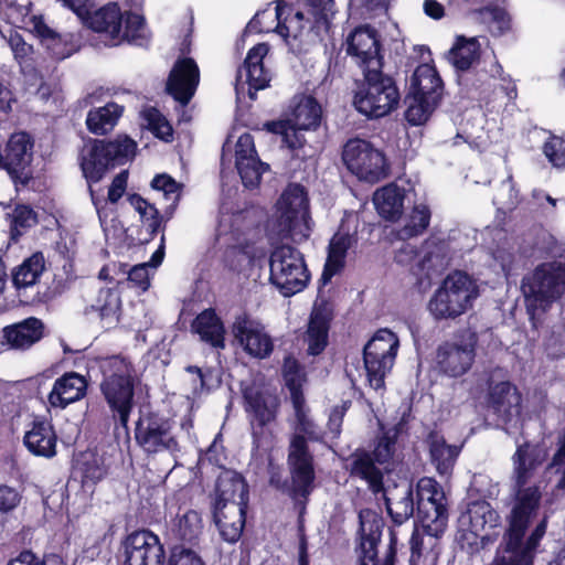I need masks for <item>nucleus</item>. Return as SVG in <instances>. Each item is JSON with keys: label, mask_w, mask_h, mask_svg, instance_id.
I'll list each match as a JSON object with an SVG mask.
<instances>
[{"label": "nucleus", "mask_w": 565, "mask_h": 565, "mask_svg": "<svg viewBox=\"0 0 565 565\" xmlns=\"http://www.w3.org/2000/svg\"><path fill=\"white\" fill-rule=\"evenodd\" d=\"M235 166L243 185L250 190L259 186L264 172L269 169V164L263 162L259 157L235 161Z\"/></svg>", "instance_id": "49"}, {"label": "nucleus", "mask_w": 565, "mask_h": 565, "mask_svg": "<svg viewBox=\"0 0 565 565\" xmlns=\"http://www.w3.org/2000/svg\"><path fill=\"white\" fill-rule=\"evenodd\" d=\"M359 529L355 537L358 565H379V545L382 541L384 520L372 509L359 512Z\"/></svg>", "instance_id": "18"}, {"label": "nucleus", "mask_w": 565, "mask_h": 565, "mask_svg": "<svg viewBox=\"0 0 565 565\" xmlns=\"http://www.w3.org/2000/svg\"><path fill=\"white\" fill-rule=\"evenodd\" d=\"M449 54L456 70L468 71L480 58V43L476 38L467 39L463 35H458Z\"/></svg>", "instance_id": "40"}, {"label": "nucleus", "mask_w": 565, "mask_h": 565, "mask_svg": "<svg viewBox=\"0 0 565 565\" xmlns=\"http://www.w3.org/2000/svg\"><path fill=\"white\" fill-rule=\"evenodd\" d=\"M292 8L284 0H278L275 8V17L271 19L277 21L275 32L282 36L290 50L295 53H302L306 51V45L318 36L321 30H310L309 23H312V18H305L303 12L297 11L290 17Z\"/></svg>", "instance_id": "16"}, {"label": "nucleus", "mask_w": 565, "mask_h": 565, "mask_svg": "<svg viewBox=\"0 0 565 565\" xmlns=\"http://www.w3.org/2000/svg\"><path fill=\"white\" fill-rule=\"evenodd\" d=\"M430 216L431 213L427 205H416L409 215L408 222L403 227V232L407 237L423 234L429 226Z\"/></svg>", "instance_id": "56"}, {"label": "nucleus", "mask_w": 565, "mask_h": 565, "mask_svg": "<svg viewBox=\"0 0 565 565\" xmlns=\"http://www.w3.org/2000/svg\"><path fill=\"white\" fill-rule=\"evenodd\" d=\"M122 113L124 106L115 102H109L102 107H94L87 113V130L97 136L106 135L115 128Z\"/></svg>", "instance_id": "35"}, {"label": "nucleus", "mask_w": 565, "mask_h": 565, "mask_svg": "<svg viewBox=\"0 0 565 565\" xmlns=\"http://www.w3.org/2000/svg\"><path fill=\"white\" fill-rule=\"evenodd\" d=\"M191 331L214 349L225 348V326L214 308H206L192 320Z\"/></svg>", "instance_id": "30"}, {"label": "nucleus", "mask_w": 565, "mask_h": 565, "mask_svg": "<svg viewBox=\"0 0 565 565\" xmlns=\"http://www.w3.org/2000/svg\"><path fill=\"white\" fill-rule=\"evenodd\" d=\"M135 440L147 455L163 451L177 454L181 450L178 439L171 435L169 419L156 412H148L136 422Z\"/></svg>", "instance_id": "14"}, {"label": "nucleus", "mask_w": 565, "mask_h": 565, "mask_svg": "<svg viewBox=\"0 0 565 565\" xmlns=\"http://www.w3.org/2000/svg\"><path fill=\"white\" fill-rule=\"evenodd\" d=\"M417 519L428 535L438 537L444 533L448 522V509L443 491L434 488L427 499L418 493Z\"/></svg>", "instance_id": "26"}, {"label": "nucleus", "mask_w": 565, "mask_h": 565, "mask_svg": "<svg viewBox=\"0 0 565 565\" xmlns=\"http://www.w3.org/2000/svg\"><path fill=\"white\" fill-rule=\"evenodd\" d=\"M382 495L385 502L387 514L391 516L392 522L395 525H402L411 516H413L415 512V503L412 486H409L403 495L394 502H392L391 499L386 495V492Z\"/></svg>", "instance_id": "47"}, {"label": "nucleus", "mask_w": 565, "mask_h": 565, "mask_svg": "<svg viewBox=\"0 0 565 565\" xmlns=\"http://www.w3.org/2000/svg\"><path fill=\"white\" fill-rule=\"evenodd\" d=\"M30 0H0V18L7 22H21L30 25L28 31L43 44L46 40L54 39V29L51 28L43 14H32Z\"/></svg>", "instance_id": "23"}, {"label": "nucleus", "mask_w": 565, "mask_h": 565, "mask_svg": "<svg viewBox=\"0 0 565 565\" xmlns=\"http://www.w3.org/2000/svg\"><path fill=\"white\" fill-rule=\"evenodd\" d=\"M77 469L81 473V481L84 487L96 486L109 473L106 460L97 452H82L77 460Z\"/></svg>", "instance_id": "39"}, {"label": "nucleus", "mask_w": 565, "mask_h": 565, "mask_svg": "<svg viewBox=\"0 0 565 565\" xmlns=\"http://www.w3.org/2000/svg\"><path fill=\"white\" fill-rule=\"evenodd\" d=\"M331 320L332 311L328 308L327 301L315 307L307 329V351L309 355H319L327 348Z\"/></svg>", "instance_id": "29"}, {"label": "nucleus", "mask_w": 565, "mask_h": 565, "mask_svg": "<svg viewBox=\"0 0 565 565\" xmlns=\"http://www.w3.org/2000/svg\"><path fill=\"white\" fill-rule=\"evenodd\" d=\"M380 430L381 433L375 437L373 449L370 452L377 459L379 466L386 468L394 461L402 429L401 425L397 424L388 428L381 425Z\"/></svg>", "instance_id": "37"}, {"label": "nucleus", "mask_w": 565, "mask_h": 565, "mask_svg": "<svg viewBox=\"0 0 565 565\" xmlns=\"http://www.w3.org/2000/svg\"><path fill=\"white\" fill-rule=\"evenodd\" d=\"M342 160L349 172L371 184L384 180L391 171L385 153L365 139L348 140L343 147Z\"/></svg>", "instance_id": "12"}, {"label": "nucleus", "mask_w": 565, "mask_h": 565, "mask_svg": "<svg viewBox=\"0 0 565 565\" xmlns=\"http://www.w3.org/2000/svg\"><path fill=\"white\" fill-rule=\"evenodd\" d=\"M479 296L476 281L462 270L446 276L428 302V310L436 320L456 319L472 307Z\"/></svg>", "instance_id": "9"}, {"label": "nucleus", "mask_w": 565, "mask_h": 565, "mask_svg": "<svg viewBox=\"0 0 565 565\" xmlns=\"http://www.w3.org/2000/svg\"><path fill=\"white\" fill-rule=\"evenodd\" d=\"M269 265V280L282 296H294L307 287L310 273L298 248L288 244L277 246L270 254Z\"/></svg>", "instance_id": "11"}, {"label": "nucleus", "mask_w": 565, "mask_h": 565, "mask_svg": "<svg viewBox=\"0 0 565 565\" xmlns=\"http://www.w3.org/2000/svg\"><path fill=\"white\" fill-rule=\"evenodd\" d=\"M84 25L95 33L103 34L114 44L140 43L145 40L146 20L132 11L122 12L117 2H108L92 9Z\"/></svg>", "instance_id": "8"}, {"label": "nucleus", "mask_w": 565, "mask_h": 565, "mask_svg": "<svg viewBox=\"0 0 565 565\" xmlns=\"http://www.w3.org/2000/svg\"><path fill=\"white\" fill-rule=\"evenodd\" d=\"M8 44L12 51L15 62L21 68L32 67L34 65V46L28 43L22 34L17 31H11Z\"/></svg>", "instance_id": "53"}, {"label": "nucleus", "mask_w": 565, "mask_h": 565, "mask_svg": "<svg viewBox=\"0 0 565 565\" xmlns=\"http://www.w3.org/2000/svg\"><path fill=\"white\" fill-rule=\"evenodd\" d=\"M281 376L290 393V399L305 396L303 385L307 382V372L305 366L292 354L284 358Z\"/></svg>", "instance_id": "42"}, {"label": "nucleus", "mask_w": 565, "mask_h": 565, "mask_svg": "<svg viewBox=\"0 0 565 565\" xmlns=\"http://www.w3.org/2000/svg\"><path fill=\"white\" fill-rule=\"evenodd\" d=\"M202 519L201 514L195 510H188L182 515H177L171 523L172 535L181 541V544H194L200 534L202 533Z\"/></svg>", "instance_id": "41"}, {"label": "nucleus", "mask_w": 565, "mask_h": 565, "mask_svg": "<svg viewBox=\"0 0 565 565\" xmlns=\"http://www.w3.org/2000/svg\"><path fill=\"white\" fill-rule=\"evenodd\" d=\"M427 441L431 462L435 465L438 473H449L459 454L457 447L447 445L445 438L437 431H430Z\"/></svg>", "instance_id": "38"}, {"label": "nucleus", "mask_w": 565, "mask_h": 565, "mask_svg": "<svg viewBox=\"0 0 565 565\" xmlns=\"http://www.w3.org/2000/svg\"><path fill=\"white\" fill-rule=\"evenodd\" d=\"M401 95L394 78L383 68L366 70L363 79L355 82L353 106L369 119L382 118L399 104Z\"/></svg>", "instance_id": "6"}, {"label": "nucleus", "mask_w": 565, "mask_h": 565, "mask_svg": "<svg viewBox=\"0 0 565 565\" xmlns=\"http://www.w3.org/2000/svg\"><path fill=\"white\" fill-rule=\"evenodd\" d=\"M345 469L352 479L363 481L375 497L386 492L385 472L391 470L379 466L377 459L365 448H356L347 459Z\"/></svg>", "instance_id": "21"}, {"label": "nucleus", "mask_w": 565, "mask_h": 565, "mask_svg": "<svg viewBox=\"0 0 565 565\" xmlns=\"http://www.w3.org/2000/svg\"><path fill=\"white\" fill-rule=\"evenodd\" d=\"M151 188L157 191H162L168 199L172 194L175 195V200L180 196L181 184L167 173L156 174L151 181Z\"/></svg>", "instance_id": "64"}, {"label": "nucleus", "mask_w": 565, "mask_h": 565, "mask_svg": "<svg viewBox=\"0 0 565 565\" xmlns=\"http://www.w3.org/2000/svg\"><path fill=\"white\" fill-rule=\"evenodd\" d=\"M405 191L396 183L377 189L373 194V203L380 216L396 222L404 212Z\"/></svg>", "instance_id": "34"}, {"label": "nucleus", "mask_w": 565, "mask_h": 565, "mask_svg": "<svg viewBox=\"0 0 565 565\" xmlns=\"http://www.w3.org/2000/svg\"><path fill=\"white\" fill-rule=\"evenodd\" d=\"M244 407L252 426L253 445L259 449L273 444L274 435L268 426L276 423L280 398L262 390L247 388L243 392Z\"/></svg>", "instance_id": "13"}, {"label": "nucleus", "mask_w": 565, "mask_h": 565, "mask_svg": "<svg viewBox=\"0 0 565 565\" xmlns=\"http://www.w3.org/2000/svg\"><path fill=\"white\" fill-rule=\"evenodd\" d=\"M137 143L128 136L114 140L92 139L79 154V167L88 183L92 200L95 202L93 184L100 182L110 170L124 164L136 153Z\"/></svg>", "instance_id": "5"}, {"label": "nucleus", "mask_w": 565, "mask_h": 565, "mask_svg": "<svg viewBox=\"0 0 565 565\" xmlns=\"http://www.w3.org/2000/svg\"><path fill=\"white\" fill-rule=\"evenodd\" d=\"M22 501V493L14 487L0 484V514L13 512Z\"/></svg>", "instance_id": "61"}, {"label": "nucleus", "mask_w": 565, "mask_h": 565, "mask_svg": "<svg viewBox=\"0 0 565 565\" xmlns=\"http://www.w3.org/2000/svg\"><path fill=\"white\" fill-rule=\"evenodd\" d=\"M344 266H345L344 258L328 253L322 274L319 278V286H318L319 294L322 292L323 287H326L335 275H338L342 271Z\"/></svg>", "instance_id": "60"}, {"label": "nucleus", "mask_w": 565, "mask_h": 565, "mask_svg": "<svg viewBox=\"0 0 565 565\" xmlns=\"http://www.w3.org/2000/svg\"><path fill=\"white\" fill-rule=\"evenodd\" d=\"M75 279L74 263L70 259H64L62 267L56 268L53 274L52 280L38 289L33 297V302L38 305H50L68 291Z\"/></svg>", "instance_id": "31"}, {"label": "nucleus", "mask_w": 565, "mask_h": 565, "mask_svg": "<svg viewBox=\"0 0 565 565\" xmlns=\"http://www.w3.org/2000/svg\"><path fill=\"white\" fill-rule=\"evenodd\" d=\"M477 339L465 333L455 334L451 340L441 342L437 350L435 362L440 373L449 377H459L472 366L476 358Z\"/></svg>", "instance_id": "15"}, {"label": "nucleus", "mask_w": 565, "mask_h": 565, "mask_svg": "<svg viewBox=\"0 0 565 565\" xmlns=\"http://www.w3.org/2000/svg\"><path fill=\"white\" fill-rule=\"evenodd\" d=\"M213 503V521L221 537L228 543H236L244 531L249 502V490L244 477L232 472L218 478Z\"/></svg>", "instance_id": "4"}, {"label": "nucleus", "mask_w": 565, "mask_h": 565, "mask_svg": "<svg viewBox=\"0 0 565 565\" xmlns=\"http://www.w3.org/2000/svg\"><path fill=\"white\" fill-rule=\"evenodd\" d=\"M406 99L409 103L405 110V118L412 126L424 125L441 102V99L411 95L409 93Z\"/></svg>", "instance_id": "44"}, {"label": "nucleus", "mask_w": 565, "mask_h": 565, "mask_svg": "<svg viewBox=\"0 0 565 565\" xmlns=\"http://www.w3.org/2000/svg\"><path fill=\"white\" fill-rule=\"evenodd\" d=\"M2 332L11 348L26 349L43 338L44 324L40 319L30 317L17 324L4 327Z\"/></svg>", "instance_id": "32"}, {"label": "nucleus", "mask_w": 565, "mask_h": 565, "mask_svg": "<svg viewBox=\"0 0 565 565\" xmlns=\"http://www.w3.org/2000/svg\"><path fill=\"white\" fill-rule=\"evenodd\" d=\"M296 418L295 434L308 439H315V423L309 418V408L306 405L305 396L290 399Z\"/></svg>", "instance_id": "54"}, {"label": "nucleus", "mask_w": 565, "mask_h": 565, "mask_svg": "<svg viewBox=\"0 0 565 565\" xmlns=\"http://www.w3.org/2000/svg\"><path fill=\"white\" fill-rule=\"evenodd\" d=\"M11 226L14 230H25L36 223V214L33 209L25 204H18L12 212Z\"/></svg>", "instance_id": "63"}, {"label": "nucleus", "mask_w": 565, "mask_h": 565, "mask_svg": "<svg viewBox=\"0 0 565 565\" xmlns=\"http://www.w3.org/2000/svg\"><path fill=\"white\" fill-rule=\"evenodd\" d=\"M140 220L148 233V237L145 238L146 243L152 241L160 230H164L163 216L156 205H151L150 209L146 211V214L140 215Z\"/></svg>", "instance_id": "62"}, {"label": "nucleus", "mask_w": 565, "mask_h": 565, "mask_svg": "<svg viewBox=\"0 0 565 565\" xmlns=\"http://www.w3.org/2000/svg\"><path fill=\"white\" fill-rule=\"evenodd\" d=\"M307 13L312 18L309 31L326 30L330 26V17L334 13V0H307Z\"/></svg>", "instance_id": "50"}, {"label": "nucleus", "mask_w": 565, "mask_h": 565, "mask_svg": "<svg viewBox=\"0 0 565 565\" xmlns=\"http://www.w3.org/2000/svg\"><path fill=\"white\" fill-rule=\"evenodd\" d=\"M245 76V82L248 85L249 90L255 92L266 88L269 85L270 76L269 72L263 65L252 66L247 68H238L236 79L242 81Z\"/></svg>", "instance_id": "57"}, {"label": "nucleus", "mask_w": 565, "mask_h": 565, "mask_svg": "<svg viewBox=\"0 0 565 565\" xmlns=\"http://www.w3.org/2000/svg\"><path fill=\"white\" fill-rule=\"evenodd\" d=\"M287 465L290 472L289 482L284 478L282 469L269 461L268 483L271 488L287 493L297 505H300L298 523H303V513L310 494L315 489L316 469L315 456L306 438L301 435H291L288 446Z\"/></svg>", "instance_id": "2"}, {"label": "nucleus", "mask_w": 565, "mask_h": 565, "mask_svg": "<svg viewBox=\"0 0 565 565\" xmlns=\"http://www.w3.org/2000/svg\"><path fill=\"white\" fill-rule=\"evenodd\" d=\"M200 84V68L192 57H179L167 79L166 92L175 102L186 106Z\"/></svg>", "instance_id": "22"}, {"label": "nucleus", "mask_w": 565, "mask_h": 565, "mask_svg": "<svg viewBox=\"0 0 565 565\" xmlns=\"http://www.w3.org/2000/svg\"><path fill=\"white\" fill-rule=\"evenodd\" d=\"M122 565H166L168 554L159 536L150 530H137L121 543Z\"/></svg>", "instance_id": "17"}, {"label": "nucleus", "mask_w": 565, "mask_h": 565, "mask_svg": "<svg viewBox=\"0 0 565 565\" xmlns=\"http://www.w3.org/2000/svg\"><path fill=\"white\" fill-rule=\"evenodd\" d=\"M41 45L52 58L57 61L70 57L77 50L72 33H60L57 31H54V39L46 40Z\"/></svg>", "instance_id": "51"}, {"label": "nucleus", "mask_w": 565, "mask_h": 565, "mask_svg": "<svg viewBox=\"0 0 565 565\" xmlns=\"http://www.w3.org/2000/svg\"><path fill=\"white\" fill-rule=\"evenodd\" d=\"M321 119L322 108L318 100L311 95H302L291 100L288 118L266 121L264 129L281 136L287 148L296 152L307 143L301 131L317 130Z\"/></svg>", "instance_id": "7"}, {"label": "nucleus", "mask_w": 565, "mask_h": 565, "mask_svg": "<svg viewBox=\"0 0 565 565\" xmlns=\"http://www.w3.org/2000/svg\"><path fill=\"white\" fill-rule=\"evenodd\" d=\"M543 153L553 167L564 168L565 139L555 135L551 136L543 145Z\"/></svg>", "instance_id": "59"}, {"label": "nucleus", "mask_w": 565, "mask_h": 565, "mask_svg": "<svg viewBox=\"0 0 565 565\" xmlns=\"http://www.w3.org/2000/svg\"><path fill=\"white\" fill-rule=\"evenodd\" d=\"M99 318L105 322L106 328H114L119 323L121 311V299L119 295L111 289H104L98 296Z\"/></svg>", "instance_id": "48"}, {"label": "nucleus", "mask_w": 565, "mask_h": 565, "mask_svg": "<svg viewBox=\"0 0 565 565\" xmlns=\"http://www.w3.org/2000/svg\"><path fill=\"white\" fill-rule=\"evenodd\" d=\"M90 362V367L96 366L102 374L99 391L110 412L108 427L113 423L115 431H128L130 415L135 408V391L140 383L132 360L119 353L96 356Z\"/></svg>", "instance_id": "1"}, {"label": "nucleus", "mask_w": 565, "mask_h": 565, "mask_svg": "<svg viewBox=\"0 0 565 565\" xmlns=\"http://www.w3.org/2000/svg\"><path fill=\"white\" fill-rule=\"evenodd\" d=\"M88 382L76 372H66L57 377L47 396L53 408L65 409L68 405L81 401L87 394Z\"/></svg>", "instance_id": "27"}, {"label": "nucleus", "mask_w": 565, "mask_h": 565, "mask_svg": "<svg viewBox=\"0 0 565 565\" xmlns=\"http://www.w3.org/2000/svg\"><path fill=\"white\" fill-rule=\"evenodd\" d=\"M546 452L536 445L523 443L519 445L514 455V504L508 516L509 530L526 533L531 519L536 514L541 505L542 492L537 484L526 487L533 472L545 460Z\"/></svg>", "instance_id": "3"}, {"label": "nucleus", "mask_w": 565, "mask_h": 565, "mask_svg": "<svg viewBox=\"0 0 565 565\" xmlns=\"http://www.w3.org/2000/svg\"><path fill=\"white\" fill-rule=\"evenodd\" d=\"M356 242V231L350 233L344 230V225L341 224L338 232L333 235L330 241L328 253L342 257L345 259L348 250L352 247L353 243Z\"/></svg>", "instance_id": "58"}, {"label": "nucleus", "mask_w": 565, "mask_h": 565, "mask_svg": "<svg viewBox=\"0 0 565 565\" xmlns=\"http://www.w3.org/2000/svg\"><path fill=\"white\" fill-rule=\"evenodd\" d=\"M488 407L504 424L519 417L522 411V395L510 381L490 384L487 395Z\"/></svg>", "instance_id": "25"}, {"label": "nucleus", "mask_w": 565, "mask_h": 565, "mask_svg": "<svg viewBox=\"0 0 565 565\" xmlns=\"http://www.w3.org/2000/svg\"><path fill=\"white\" fill-rule=\"evenodd\" d=\"M409 94L435 99L443 98L444 83L434 65L423 63L415 68L411 77Z\"/></svg>", "instance_id": "33"}, {"label": "nucleus", "mask_w": 565, "mask_h": 565, "mask_svg": "<svg viewBox=\"0 0 565 565\" xmlns=\"http://www.w3.org/2000/svg\"><path fill=\"white\" fill-rule=\"evenodd\" d=\"M363 362L370 386L374 390L384 388L385 377L391 372L395 360L363 353Z\"/></svg>", "instance_id": "45"}, {"label": "nucleus", "mask_w": 565, "mask_h": 565, "mask_svg": "<svg viewBox=\"0 0 565 565\" xmlns=\"http://www.w3.org/2000/svg\"><path fill=\"white\" fill-rule=\"evenodd\" d=\"M23 444L36 457L53 458L56 455L57 435L47 419H34L25 431Z\"/></svg>", "instance_id": "28"}, {"label": "nucleus", "mask_w": 565, "mask_h": 565, "mask_svg": "<svg viewBox=\"0 0 565 565\" xmlns=\"http://www.w3.org/2000/svg\"><path fill=\"white\" fill-rule=\"evenodd\" d=\"M471 529L477 533L484 530L497 529L501 525V516L498 511L488 501H476L468 511Z\"/></svg>", "instance_id": "46"}, {"label": "nucleus", "mask_w": 565, "mask_h": 565, "mask_svg": "<svg viewBox=\"0 0 565 565\" xmlns=\"http://www.w3.org/2000/svg\"><path fill=\"white\" fill-rule=\"evenodd\" d=\"M398 347V338L393 331L380 329L364 345L363 353L395 360Z\"/></svg>", "instance_id": "43"}, {"label": "nucleus", "mask_w": 565, "mask_h": 565, "mask_svg": "<svg viewBox=\"0 0 565 565\" xmlns=\"http://www.w3.org/2000/svg\"><path fill=\"white\" fill-rule=\"evenodd\" d=\"M166 565H206V563L192 547L174 544L169 547Z\"/></svg>", "instance_id": "55"}, {"label": "nucleus", "mask_w": 565, "mask_h": 565, "mask_svg": "<svg viewBox=\"0 0 565 565\" xmlns=\"http://www.w3.org/2000/svg\"><path fill=\"white\" fill-rule=\"evenodd\" d=\"M231 332L244 352L252 358L264 360L274 351V341L264 326L247 312L235 316Z\"/></svg>", "instance_id": "19"}, {"label": "nucleus", "mask_w": 565, "mask_h": 565, "mask_svg": "<svg viewBox=\"0 0 565 565\" xmlns=\"http://www.w3.org/2000/svg\"><path fill=\"white\" fill-rule=\"evenodd\" d=\"M280 212L277 223L281 232L291 234L309 215V200L303 185L291 183L277 202Z\"/></svg>", "instance_id": "24"}, {"label": "nucleus", "mask_w": 565, "mask_h": 565, "mask_svg": "<svg viewBox=\"0 0 565 565\" xmlns=\"http://www.w3.org/2000/svg\"><path fill=\"white\" fill-rule=\"evenodd\" d=\"M522 291L529 311H546L565 294V263L552 260L537 265L522 279Z\"/></svg>", "instance_id": "10"}, {"label": "nucleus", "mask_w": 565, "mask_h": 565, "mask_svg": "<svg viewBox=\"0 0 565 565\" xmlns=\"http://www.w3.org/2000/svg\"><path fill=\"white\" fill-rule=\"evenodd\" d=\"M44 270V255L42 252H35L12 269V284L17 290L32 287L39 281Z\"/></svg>", "instance_id": "36"}, {"label": "nucleus", "mask_w": 565, "mask_h": 565, "mask_svg": "<svg viewBox=\"0 0 565 565\" xmlns=\"http://www.w3.org/2000/svg\"><path fill=\"white\" fill-rule=\"evenodd\" d=\"M253 221L248 217L247 211H237L232 214L230 222V234L232 238L237 243L236 246H233V249H238L242 253H245V248L247 247L246 236L253 228Z\"/></svg>", "instance_id": "52"}, {"label": "nucleus", "mask_w": 565, "mask_h": 565, "mask_svg": "<svg viewBox=\"0 0 565 565\" xmlns=\"http://www.w3.org/2000/svg\"><path fill=\"white\" fill-rule=\"evenodd\" d=\"M347 54L355 58L362 72L383 68L381 36L371 25L356 26L347 38Z\"/></svg>", "instance_id": "20"}]
</instances>
